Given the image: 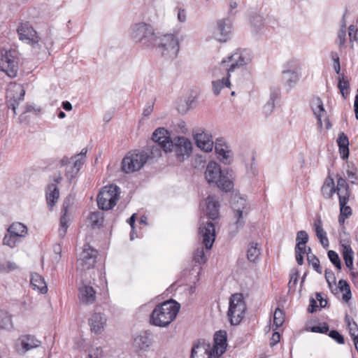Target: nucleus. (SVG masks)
<instances>
[{"instance_id":"obj_30","label":"nucleus","mask_w":358,"mask_h":358,"mask_svg":"<svg viewBox=\"0 0 358 358\" xmlns=\"http://www.w3.org/2000/svg\"><path fill=\"white\" fill-rule=\"evenodd\" d=\"M206 215L208 218L214 220L217 218L219 215V203L215 200L212 196H208L205 201Z\"/></svg>"},{"instance_id":"obj_18","label":"nucleus","mask_w":358,"mask_h":358,"mask_svg":"<svg viewBox=\"0 0 358 358\" xmlns=\"http://www.w3.org/2000/svg\"><path fill=\"white\" fill-rule=\"evenodd\" d=\"M199 235L202 238V243L205 245L206 249H211L215 240V229L214 224L211 222L201 224L199 227Z\"/></svg>"},{"instance_id":"obj_61","label":"nucleus","mask_w":358,"mask_h":358,"mask_svg":"<svg viewBox=\"0 0 358 358\" xmlns=\"http://www.w3.org/2000/svg\"><path fill=\"white\" fill-rule=\"evenodd\" d=\"M280 91L279 89L275 88L271 90L269 101H273L275 103V101L280 98Z\"/></svg>"},{"instance_id":"obj_38","label":"nucleus","mask_w":358,"mask_h":358,"mask_svg":"<svg viewBox=\"0 0 358 358\" xmlns=\"http://www.w3.org/2000/svg\"><path fill=\"white\" fill-rule=\"evenodd\" d=\"M343 257L346 266L352 271L353 269V251L348 244L342 245Z\"/></svg>"},{"instance_id":"obj_9","label":"nucleus","mask_w":358,"mask_h":358,"mask_svg":"<svg viewBox=\"0 0 358 358\" xmlns=\"http://www.w3.org/2000/svg\"><path fill=\"white\" fill-rule=\"evenodd\" d=\"M301 68L297 59H291L287 61L282 66V83L289 88L294 87L301 76Z\"/></svg>"},{"instance_id":"obj_5","label":"nucleus","mask_w":358,"mask_h":358,"mask_svg":"<svg viewBox=\"0 0 358 358\" xmlns=\"http://www.w3.org/2000/svg\"><path fill=\"white\" fill-rule=\"evenodd\" d=\"M205 177L208 183H215L224 192H230L234 188L231 176H229L227 170H222L220 166L215 162L208 164Z\"/></svg>"},{"instance_id":"obj_39","label":"nucleus","mask_w":358,"mask_h":358,"mask_svg":"<svg viewBox=\"0 0 358 358\" xmlns=\"http://www.w3.org/2000/svg\"><path fill=\"white\" fill-rule=\"evenodd\" d=\"M251 26L252 31L255 34L262 33V29L264 28V16L260 14L255 13L251 17Z\"/></svg>"},{"instance_id":"obj_36","label":"nucleus","mask_w":358,"mask_h":358,"mask_svg":"<svg viewBox=\"0 0 358 358\" xmlns=\"http://www.w3.org/2000/svg\"><path fill=\"white\" fill-rule=\"evenodd\" d=\"M103 213L101 211H94L90 214L88 221L92 228H100L103 223Z\"/></svg>"},{"instance_id":"obj_53","label":"nucleus","mask_w":358,"mask_h":358,"mask_svg":"<svg viewBox=\"0 0 358 358\" xmlns=\"http://www.w3.org/2000/svg\"><path fill=\"white\" fill-rule=\"evenodd\" d=\"M324 276L330 289L332 288L333 285H336V276L331 269L325 270Z\"/></svg>"},{"instance_id":"obj_56","label":"nucleus","mask_w":358,"mask_h":358,"mask_svg":"<svg viewBox=\"0 0 358 358\" xmlns=\"http://www.w3.org/2000/svg\"><path fill=\"white\" fill-rule=\"evenodd\" d=\"M308 329L314 333L327 334L329 331V326L327 324H324L323 325L310 327Z\"/></svg>"},{"instance_id":"obj_63","label":"nucleus","mask_w":358,"mask_h":358,"mask_svg":"<svg viewBox=\"0 0 358 358\" xmlns=\"http://www.w3.org/2000/svg\"><path fill=\"white\" fill-rule=\"evenodd\" d=\"M329 57L333 61V64H338V63H340V57L337 52L331 51L329 54Z\"/></svg>"},{"instance_id":"obj_6","label":"nucleus","mask_w":358,"mask_h":358,"mask_svg":"<svg viewBox=\"0 0 358 358\" xmlns=\"http://www.w3.org/2000/svg\"><path fill=\"white\" fill-rule=\"evenodd\" d=\"M252 59V54L250 50L237 49L227 57L223 59L220 65L227 70L229 76H231V73L236 69L250 64Z\"/></svg>"},{"instance_id":"obj_3","label":"nucleus","mask_w":358,"mask_h":358,"mask_svg":"<svg viewBox=\"0 0 358 358\" xmlns=\"http://www.w3.org/2000/svg\"><path fill=\"white\" fill-rule=\"evenodd\" d=\"M180 27L175 28L173 33L157 32L153 48H156L164 57L174 59L177 57L180 50V42L176 35L180 32Z\"/></svg>"},{"instance_id":"obj_50","label":"nucleus","mask_w":358,"mask_h":358,"mask_svg":"<svg viewBox=\"0 0 358 358\" xmlns=\"http://www.w3.org/2000/svg\"><path fill=\"white\" fill-rule=\"evenodd\" d=\"M283 312L279 308H277L273 314V325H275V328L278 329L283 324Z\"/></svg>"},{"instance_id":"obj_54","label":"nucleus","mask_w":358,"mask_h":358,"mask_svg":"<svg viewBox=\"0 0 358 358\" xmlns=\"http://www.w3.org/2000/svg\"><path fill=\"white\" fill-rule=\"evenodd\" d=\"M338 87L342 95H344V90H348L350 87L348 80L344 79V75L339 76L338 78Z\"/></svg>"},{"instance_id":"obj_11","label":"nucleus","mask_w":358,"mask_h":358,"mask_svg":"<svg viewBox=\"0 0 358 358\" xmlns=\"http://www.w3.org/2000/svg\"><path fill=\"white\" fill-rule=\"evenodd\" d=\"M0 70L9 77L17 75L18 71L17 52L14 49L3 50L0 54Z\"/></svg>"},{"instance_id":"obj_28","label":"nucleus","mask_w":358,"mask_h":358,"mask_svg":"<svg viewBox=\"0 0 358 358\" xmlns=\"http://www.w3.org/2000/svg\"><path fill=\"white\" fill-rule=\"evenodd\" d=\"M310 106L313 114L317 120V124L320 128H322V118L324 117L325 119H327V112L324 110L322 99L319 97L313 99L310 103Z\"/></svg>"},{"instance_id":"obj_16","label":"nucleus","mask_w":358,"mask_h":358,"mask_svg":"<svg viewBox=\"0 0 358 358\" xmlns=\"http://www.w3.org/2000/svg\"><path fill=\"white\" fill-rule=\"evenodd\" d=\"M25 91L22 86L18 84H11L7 92L6 98L8 108L12 109L16 114V108L19 102L24 99Z\"/></svg>"},{"instance_id":"obj_34","label":"nucleus","mask_w":358,"mask_h":358,"mask_svg":"<svg viewBox=\"0 0 358 358\" xmlns=\"http://www.w3.org/2000/svg\"><path fill=\"white\" fill-rule=\"evenodd\" d=\"M7 231L20 238H24L28 234L27 226L17 222L11 224L8 228Z\"/></svg>"},{"instance_id":"obj_8","label":"nucleus","mask_w":358,"mask_h":358,"mask_svg":"<svg viewBox=\"0 0 358 358\" xmlns=\"http://www.w3.org/2000/svg\"><path fill=\"white\" fill-rule=\"evenodd\" d=\"M148 154L144 151L129 152L122 161V170L126 173L139 171L147 162Z\"/></svg>"},{"instance_id":"obj_46","label":"nucleus","mask_w":358,"mask_h":358,"mask_svg":"<svg viewBox=\"0 0 358 358\" xmlns=\"http://www.w3.org/2000/svg\"><path fill=\"white\" fill-rule=\"evenodd\" d=\"M307 261L309 264H311L313 268L320 274L322 273V268L320 267L319 259L311 252L310 248H308Z\"/></svg>"},{"instance_id":"obj_23","label":"nucleus","mask_w":358,"mask_h":358,"mask_svg":"<svg viewBox=\"0 0 358 358\" xmlns=\"http://www.w3.org/2000/svg\"><path fill=\"white\" fill-rule=\"evenodd\" d=\"M152 344V335L149 331H141L134 338L133 345L134 348L146 351Z\"/></svg>"},{"instance_id":"obj_26","label":"nucleus","mask_w":358,"mask_h":358,"mask_svg":"<svg viewBox=\"0 0 358 358\" xmlns=\"http://www.w3.org/2000/svg\"><path fill=\"white\" fill-rule=\"evenodd\" d=\"M196 145L206 152L213 150L214 142L211 135L208 133H198L194 136Z\"/></svg>"},{"instance_id":"obj_60","label":"nucleus","mask_w":358,"mask_h":358,"mask_svg":"<svg viewBox=\"0 0 358 358\" xmlns=\"http://www.w3.org/2000/svg\"><path fill=\"white\" fill-rule=\"evenodd\" d=\"M275 103L273 101H268V102L264 106V111L266 115H270L274 110Z\"/></svg>"},{"instance_id":"obj_41","label":"nucleus","mask_w":358,"mask_h":358,"mask_svg":"<svg viewBox=\"0 0 358 358\" xmlns=\"http://www.w3.org/2000/svg\"><path fill=\"white\" fill-rule=\"evenodd\" d=\"M350 196H348L347 194L342 195L339 199V206H340V214L344 215L345 217H349L352 215V210L349 206H347V203L349 201Z\"/></svg>"},{"instance_id":"obj_13","label":"nucleus","mask_w":358,"mask_h":358,"mask_svg":"<svg viewBox=\"0 0 358 358\" xmlns=\"http://www.w3.org/2000/svg\"><path fill=\"white\" fill-rule=\"evenodd\" d=\"M231 208L234 213V217L236 219L234 226L238 231L244 224L243 215L248 212V204L243 196H234L231 200Z\"/></svg>"},{"instance_id":"obj_45","label":"nucleus","mask_w":358,"mask_h":358,"mask_svg":"<svg viewBox=\"0 0 358 358\" xmlns=\"http://www.w3.org/2000/svg\"><path fill=\"white\" fill-rule=\"evenodd\" d=\"M260 255L257 243H250L247 250V258L250 262H255Z\"/></svg>"},{"instance_id":"obj_25","label":"nucleus","mask_w":358,"mask_h":358,"mask_svg":"<svg viewBox=\"0 0 358 358\" xmlns=\"http://www.w3.org/2000/svg\"><path fill=\"white\" fill-rule=\"evenodd\" d=\"M106 317L104 314L94 313L88 320L91 331L96 334H101L106 324Z\"/></svg>"},{"instance_id":"obj_64","label":"nucleus","mask_w":358,"mask_h":358,"mask_svg":"<svg viewBox=\"0 0 358 358\" xmlns=\"http://www.w3.org/2000/svg\"><path fill=\"white\" fill-rule=\"evenodd\" d=\"M354 110H355V117L358 120V89H357V94L355 95V101H354Z\"/></svg>"},{"instance_id":"obj_32","label":"nucleus","mask_w":358,"mask_h":358,"mask_svg":"<svg viewBox=\"0 0 358 358\" xmlns=\"http://www.w3.org/2000/svg\"><path fill=\"white\" fill-rule=\"evenodd\" d=\"M59 196V191L56 184H49L46 189V201L50 209H52Z\"/></svg>"},{"instance_id":"obj_55","label":"nucleus","mask_w":358,"mask_h":358,"mask_svg":"<svg viewBox=\"0 0 358 358\" xmlns=\"http://www.w3.org/2000/svg\"><path fill=\"white\" fill-rule=\"evenodd\" d=\"M277 25L278 21L273 15L268 14L266 17H264V27H269L274 28Z\"/></svg>"},{"instance_id":"obj_20","label":"nucleus","mask_w":358,"mask_h":358,"mask_svg":"<svg viewBox=\"0 0 358 358\" xmlns=\"http://www.w3.org/2000/svg\"><path fill=\"white\" fill-rule=\"evenodd\" d=\"M190 358H214L210 343L205 340L195 342L192 347Z\"/></svg>"},{"instance_id":"obj_2","label":"nucleus","mask_w":358,"mask_h":358,"mask_svg":"<svg viewBox=\"0 0 358 358\" xmlns=\"http://www.w3.org/2000/svg\"><path fill=\"white\" fill-rule=\"evenodd\" d=\"M180 303L170 299L158 305L152 310L150 322L155 326L166 327L176 318L179 312Z\"/></svg>"},{"instance_id":"obj_57","label":"nucleus","mask_w":358,"mask_h":358,"mask_svg":"<svg viewBox=\"0 0 358 358\" xmlns=\"http://www.w3.org/2000/svg\"><path fill=\"white\" fill-rule=\"evenodd\" d=\"M337 39L339 47L342 48L346 41V29L345 26L342 27L339 30Z\"/></svg>"},{"instance_id":"obj_37","label":"nucleus","mask_w":358,"mask_h":358,"mask_svg":"<svg viewBox=\"0 0 358 358\" xmlns=\"http://www.w3.org/2000/svg\"><path fill=\"white\" fill-rule=\"evenodd\" d=\"M0 329L6 331H11L13 329L11 315L2 310H0Z\"/></svg>"},{"instance_id":"obj_1","label":"nucleus","mask_w":358,"mask_h":358,"mask_svg":"<svg viewBox=\"0 0 358 358\" xmlns=\"http://www.w3.org/2000/svg\"><path fill=\"white\" fill-rule=\"evenodd\" d=\"M152 139L166 152L173 148L178 160L184 161L189 157L192 150L191 141L184 136H178L171 140L168 131L162 127L157 129L152 134Z\"/></svg>"},{"instance_id":"obj_15","label":"nucleus","mask_w":358,"mask_h":358,"mask_svg":"<svg viewBox=\"0 0 358 358\" xmlns=\"http://www.w3.org/2000/svg\"><path fill=\"white\" fill-rule=\"evenodd\" d=\"M97 254V250L89 245H85L83 251L77 262L78 269L84 271L93 268L96 263Z\"/></svg>"},{"instance_id":"obj_19","label":"nucleus","mask_w":358,"mask_h":358,"mask_svg":"<svg viewBox=\"0 0 358 358\" xmlns=\"http://www.w3.org/2000/svg\"><path fill=\"white\" fill-rule=\"evenodd\" d=\"M78 297L81 304L92 305L96 299V292L92 286L82 282L78 286Z\"/></svg>"},{"instance_id":"obj_51","label":"nucleus","mask_w":358,"mask_h":358,"mask_svg":"<svg viewBox=\"0 0 358 358\" xmlns=\"http://www.w3.org/2000/svg\"><path fill=\"white\" fill-rule=\"evenodd\" d=\"M327 255L329 260L334 266L339 270L341 269V262L337 252L334 250H329Z\"/></svg>"},{"instance_id":"obj_21","label":"nucleus","mask_w":358,"mask_h":358,"mask_svg":"<svg viewBox=\"0 0 358 358\" xmlns=\"http://www.w3.org/2000/svg\"><path fill=\"white\" fill-rule=\"evenodd\" d=\"M227 335L224 330H220L214 335V343L211 348V352L214 358H219L226 351Z\"/></svg>"},{"instance_id":"obj_58","label":"nucleus","mask_w":358,"mask_h":358,"mask_svg":"<svg viewBox=\"0 0 358 358\" xmlns=\"http://www.w3.org/2000/svg\"><path fill=\"white\" fill-rule=\"evenodd\" d=\"M329 336L339 344H343L345 342L344 337L337 330L330 331Z\"/></svg>"},{"instance_id":"obj_12","label":"nucleus","mask_w":358,"mask_h":358,"mask_svg":"<svg viewBox=\"0 0 358 358\" xmlns=\"http://www.w3.org/2000/svg\"><path fill=\"white\" fill-rule=\"evenodd\" d=\"M17 32L20 41L29 44L33 48H39L40 38L29 22L20 23L17 28Z\"/></svg>"},{"instance_id":"obj_42","label":"nucleus","mask_w":358,"mask_h":358,"mask_svg":"<svg viewBox=\"0 0 358 358\" xmlns=\"http://www.w3.org/2000/svg\"><path fill=\"white\" fill-rule=\"evenodd\" d=\"M335 188H336V192H337L338 198H340V196H341L342 195L343 196L345 195V194H347L348 196H350L349 185L344 178H343L341 177H339L338 178L337 186Z\"/></svg>"},{"instance_id":"obj_52","label":"nucleus","mask_w":358,"mask_h":358,"mask_svg":"<svg viewBox=\"0 0 358 358\" xmlns=\"http://www.w3.org/2000/svg\"><path fill=\"white\" fill-rule=\"evenodd\" d=\"M308 234L306 231H299L296 233V243L299 245H305L308 241Z\"/></svg>"},{"instance_id":"obj_48","label":"nucleus","mask_w":358,"mask_h":358,"mask_svg":"<svg viewBox=\"0 0 358 358\" xmlns=\"http://www.w3.org/2000/svg\"><path fill=\"white\" fill-rule=\"evenodd\" d=\"M299 277V271L294 268L290 274V279L288 283L289 291H294Z\"/></svg>"},{"instance_id":"obj_17","label":"nucleus","mask_w":358,"mask_h":358,"mask_svg":"<svg viewBox=\"0 0 358 358\" xmlns=\"http://www.w3.org/2000/svg\"><path fill=\"white\" fill-rule=\"evenodd\" d=\"M231 29V23L229 19L218 20L213 27V36L219 42H226L230 36Z\"/></svg>"},{"instance_id":"obj_24","label":"nucleus","mask_w":358,"mask_h":358,"mask_svg":"<svg viewBox=\"0 0 358 358\" xmlns=\"http://www.w3.org/2000/svg\"><path fill=\"white\" fill-rule=\"evenodd\" d=\"M71 206L70 199H67L64 201L62 209L61 211V217L59 222V227L58 229V235L60 238H64L66 234L69 226V219L67 217L69 208Z\"/></svg>"},{"instance_id":"obj_33","label":"nucleus","mask_w":358,"mask_h":358,"mask_svg":"<svg viewBox=\"0 0 358 358\" xmlns=\"http://www.w3.org/2000/svg\"><path fill=\"white\" fill-rule=\"evenodd\" d=\"M337 143L339 149L341 157L345 160L349 156V140L346 134L341 132L338 134Z\"/></svg>"},{"instance_id":"obj_22","label":"nucleus","mask_w":358,"mask_h":358,"mask_svg":"<svg viewBox=\"0 0 358 358\" xmlns=\"http://www.w3.org/2000/svg\"><path fill=\"white\" fill-rule=\"evenodd\" d=\"M215 150L217 159L224 164H230L233 161L232 152L229 150L223 138H217L215 143Z\"/></svg>"},{"instance_id":"obj_7","label":"nucleus","mask_w":358,"mask_h":358,"mask_svg":"<svg viewBox=\"0 0 358 358\" xmlns=\"http://www.w3.org/2000/svg\"><path fill=\"white\" fill-rule=\"evenodd\" d=\"M246 310V305L242 294L236 293L231 296L227 317L231 325H238L243 320Z\"/></svg>"},{"instance_id":"obj_49","label":"nucleus","mask_w":358,"mask_h":358,"mask_svg":"<svg viewBox=\"0 0 358 358\" xmlns=\"http://www.w3.org/2000/svg\"><path fill=\"white\" fill-rule=\"evenodd\" d=\"M194 260L195 262L199 264L206 263L207 258L205 255L204 249L203 247L199 248L196 250L194 254Z\"/></svg>"},{"instance_id":"obj_35","label":"nucleus","mask_w":358,"mask_h":358,"mask_svg":"<svg viewBox=\"0 0 358 358\" xmlns=\"http://www.w3.org/2000/svg\"><path fill=\"white\" fill-rule=\"evenodd\" d=\"M322 195L326 199H330L336 192L334 180L331 177H327L321 188Z\"/></svg>"},{"instance_id":"obj_62","label":"nucleus","mask_w":358,"mask_h":358,"mask_svg":"<svg viewBox=\"0 0 358 358\" xmlns=\"http://www.w3.org/2000/svg\"><path fill=\"white\" fill-rule=\"evenodd\" d=\"M177 18L180 22H185L186 21V12L184 9H178Z\"/></svg>"},{"instance_id":"obj_43","label":"nucleus","mask_w":358,"mask_h":358,"mask_svg":"<svg viewBox=\"0 0 358 358\" xmlns=\"http://www.w3.org/2000/svg\"><path fill=\"white\" fill-rule=\"evenodd\" d=\"M338 288L343 292V300L348 303L351 297L352 293L349 283L345 280H340L338 281Z\"/></svg>"},{"instance_id":"obj_4","label":"nucleus","mask_w":358,"mask_h":358,"mask_svg":"<svg viewBox=\"0 0 358 358\" xmlns=\"http://www.w3.org/2000/svg\"><path fill=\"white\" fill-rule=\"evenodd\" d=\"M157 32L154 27L145 22H138L131 25L129 30L132 41L143 48H153Z\"/></svg>"},{"instance_id":"obj_47","label":"nucleus","mask_w":358,"mask_h":358,"mask_svg":"<svg viewBox=\"0 0 358 358\" xmlns=\"http://www.w3.org/2000/svg\"><path fill=\"white\" fill-rule=\"evenodd\" d=\"M20 242L21 238L15 236V235L9 232L5 234L3 238V244L11 248H13L15 246H17Z\"/></svg>"},{"instance_id":"obj_27","label":"nucleus","mask_w":358,"mask_h":358,"mask_svg":"<svg viewBox=\"0 0 358 358\" xmlns=\"http://www.w3.org/2000/svg\"><path fill=\"white\" fill-rule=\"evenodd\" d=\"M18 341L20 344V350L23 353L39 347L41 343L34 336L29 334L20 336Z\"/></svg>"},{"instance_id":"obj_44","label":"nucleus","mask_w":358,"mask_h":358,"mask_svg":"<svg viewBox=\"0 0 358 358\" xmlns=\"http://www.w3.org/2000/svg\"><path fill=\"white\" fill-rule=\"evenodd\" d=\"M345 322L347 324L350 335L352 337V340H355V338H358V325H357V324L348 315H345Z\"/></svg>"},{"instance_id":"obj_31","label":"nucleus","mask_w":358,"mask_h":358,"mask_svg":"<svg viewBox=\"0 0 358 358\" xmlns=\"http://www.w3.org/2000/svg\"><path fill=\"white\" fill-rule=\"evenodd\" d=\"M30 283L32 288L41 294H45L48 291V286L44 278L38 273L31 274Z\"/></svg>"},{"instance_id":"obj_59","label":"nucleus","mask_w":358,"mask_h":358,"mask_svg":"<svg viewBox=\"0 0 358 358\" xmlns=\"http://www.w3.org/2000/svg\"><path fill=\"white\" fill-rule=\"evenodd\" d=\"M102 349L100 348H96L90 350L87 358H100L102 356Z\"/></svg>"},{"instance_id":"obj_29","label":"nucleus","mask_w":358,"mask_h":358,"mask_svg":"<svg viewBox=\"0 0 358 358\" xmlns=\"http://www.w3.org/2000/svg\"><path fill=\"white\" fill-rule=\"evenodd\" d=\"M313 228L315 232V235L318 238L320 244L324 248H327L329 245V242L327 236V233L323 229L322 221L320 215H317L315 220Z\"/></svg>"},{"instance_id":"obj_14","label":"nucleus","mask_w":358,"mask_h":358,"mask_svg":"<svg viewBox=\"0 0 358 358\" xmlns=\"http://www.w3.org/2000/svg\"><path fill=\"white\" fill-rule=\"evenodd\" d=\"M83 164L80 157H72L71 158L64 157L60 160V166L65 168L64 175L70 182L77 176Z\"/></svg>"},{"instance_id":"obj_10","label":"nucleus","mask_w":358,"mask_h":358,"mask_svg":"<svg viewBox=\"0 0 358 358\" xmlns=\"http://www.w3.org/2000/svg\"><path fill=\"white\" fill-rule=\"evenodd\" d=\"M119 195L120 188L116 185H110L103 187L97 196L99 208L103 210L113 208L117 203Z\"/></svg>"},{"instance_id":"obj_40","label":"nucleus","mask_w":358,"mask_h":358,"mask_svg":"<svg viewBox=\"0 0 358 358\" xmlns=\"http://www.w3.org/2000/svg\"><path fill=\"white\" fill-rule=\"evenodd\" d=\"M230 77L231 76H229V75L227 74V76L226 78H222V79H219L212 82L213 90L215 95H218L223 87H230Z\"/></svg>"}]
</instances>
